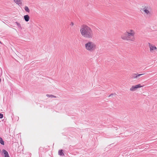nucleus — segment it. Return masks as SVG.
<instances>
[{"instance_id": "obj_1", "label": "nucleus", "mask_w": 157, "mask_h": 157, "mask_svg": "<svg viewBox=\"0 0 157 157\" xmlns=\"http://www.w3.org/2000/svg\"><path fill=\"white\" fill-rule=\"evenodd\" d=\"M80 32L82 36L86 38L91 39L94 36L93 32L92 29L86 25L81 26Z\"/></svg>"}, {"instance_id": "obj_2", "label": "nucleus", "mask_w": 157, "mask_h": 157, "mask_svg": "<svg viewBox=\"0 0 157 157\" xmlns=\"http://www.w3.org/2000/svg\"><path fill=\"white\" fill-rule=\"evenodd\" d=\"M135 34L134 30L132 29H128L121 36V37L124 40L134 41L135 39Z\"/></svg>"}, {"instance_id": "obj_3", "label": "nucleus", "mask_w": 157, "mask_h": 157, "mask_svg": "<svg viewBox=\"0 0 157 157\" xmlns=\"http://www.w3.org/2000/svg\"><path fill=\"white\" fill-rule=\"evenodd\" d=\"M86 50L90 52H93L95 51L97 48L96 44L95 43L91 41H89L85 44Z\"/></svg>"}, {"instance_id": "obj_4", "label": "nucleus", "mask_w": 157, "mask_h": 157, "mask_svg": "<svg viewBox=\"0 0 157 157\" xmlns=\"http://www.w3.org/2000/svg\"><path fill=\"white\" fill-rule=\"evenodd\" d=\"M141 13L147 17H150L151 15V9L148 6H143L140 9Z\"/></svg>"}, {"instance_id": "obj_5", "label": "nucleus", "mask_w": 157, "mask_h": 157, "mask_svg": "<svg viewBox=\"0 0 157 157\" xmlns=\"http://www.w3.org/2000/svg\"><path fill=\"white\" fill-rule=\"evenodd\" d=\"M149 46L150 52L152 53H154L157 51V48L156 46L152 44L149 43Z\"/></svg>"}, {"instance_id": "obj_6", "label": "nucleus", "mask_w": 157, "mask_h": 157, "mask_svg": "<svg viewBox=\"0 0 157 157\" xmlns=\"http://www.w3.org/2000/svg\"><path fill=\"white\" fill-rule=\"evenodd\" d=\"M143 75L144 74H138V73H134L132 74L131 77L132 78L139 79L140 77H141V76Z\"/></svg>"}, {"instance_id": "obj_7", "label": "nucleus", "mask_w": 157, "mask_h": 157, "mask_svg": "<svg viewBox=\"0 0 157 157\" xmlns=\"http://www.w3.org/2000/svg\"><path fill=\"white\" fill-rule=\"evenodd\" d=\"M143 86L140 84H138L135 86H132L130 89V91H136L137 88H140Z\"/></svg>"}, {"instance_id": "obj_8", "label": "nucleus", "mask_w": 157, "mask_h": 157, "mask_svg": "<svg viewBox=\"0 0 157 157\" xmlns=\"http://www.w3.org/2000/svg\"><path fill=\"white\" fill-rule=\"evenodd\" d=\"M22 0H13L14 2L19 6L22 5Z\"/></svg>"}, {"instance_id": "obj_9", "label": "nucleus", "mask_w": 157, "mask_h": 157, "mask_svg": "<svg viewBox=\"0 0 157 157\" xmlns=\"http://www.w3.org/2000/svg\"><path fill=\"white\" fill-rule=\"evenodd\" d=\"M2 152L5 155V157H10L8 152L6 150L3 149Z\"/></svg>"}, {"instance_id": "obj_10", "label": "nucleus", "mask_w": 157, "mask_h": 157, "mask_svg": "<svg viewBox=\"0 0 157 157\" xmlns=\"http://www.w3.org/2000/svg\"><path fill=\"white\" fill-rule=\"evenodd\" d=\"M24 17V19L25 21L28 22L29 21V17L28 15H25Z\"/></svg>"}, {"instance_id": "obj_11", "label": "nucleus", "mask_w": 157, "mask_h": 157, "mask_svg": "<svg viewBox=\"0 0 157 157\" xmlns=\"http://www.w3.org/2000/svg\"><path fill=\"white\" fill-rule=\"evenodd\" d=\"M58 154L60 156L64 155V154L63 152V150H59L58 151Z\"/></svg>"}, {"instance_id": "obj_12", "label": "nucleus", "mask_w": 157, "mask_h": 157, "mask_svg": "<svg viewBox=\"0 0 157 157\" xmlns=\"http://www.w3.org/2000/svg\"><path fill=\"white\" fill-rule=\"evenodd\" d=\"M46 96L47 97H49V98H56L57 97L54 95H52V94H46Z\"/></svg>"}, {"instance_id": "obj_13", "label": "nucleus", "mask_w": 157, "mask_h": 157, "mask_svg": "<svg viewBox=\"0 0 157 157\" xmlns=\"http://www.w3.org/2000/svg\"><path fill=\"white\" fill-rule=\"evenodd\" d=\"M24 9L26 12H28V13H29V12L30 10L28 6H25Z\"/></svg>"}, {"instance_id": "obj_14", "label": "nucleus", "mask_w": 157, "mask_h": 157, "mask_svg": "<svg viewBox=\"0 0 157 157\" xmlns=\"http://www.w3.org/2000/svg\"><path fill=\"white\" fill-rule=\"evenodd\" d=\"M0 143L2 145H4V141H3V140L2 138L0 137Z\"/></svg>"}, {"instance_id": "obj_15", "label": "nucleus", "mask_w": 157, "mask_h": 157, "mask_svg": "<svg viewBox=\"0 0 157 157\" xmlns=\"http://www.w3.org/2000/svg\"><path fill=\"white\" fill-rule=\"evenodd\" d=\"M15 23L16 24V25H17V26H18V27L19 28H21V25H20V24L18 22H15Z\"/></svg>"}, {"instance_id": "obj_16", "label": "nucleus", "mask_w": 157, "mask_h": 157, "mask_svg": "<svg viewBox=\"0 0 157 157\" xmlns=\"http://www.w3.org/2000/svg\"><path fill=\"white\" fill-rule=\"evenodd\" d=\"M116 95V94H110L109 96V97H113V96H115Z\"/></svg>"}, {"instance_id": "obj_17", "label": "nucleus", "mask_w": 157, "mask_h": 157, "mask_svg": "<svg viewBox=\"0 0 157 157\" xmlns=\"http://www.w3.org/2000/svg\"><path fill=\"white\" fill-rule=\"evenodd\" d=\"M70 25L72 27L74 25V23L72 22H71L70 23Z\"/></svg>"}, {"instance_id": "obj_18", "label": "nucleus", "mask_w": 157, "mask_h": 157, "mask_svg": "<svg viewBox=\"0 0 157 157\" xmlns=\"http://www.w3.org/2000/svg\"><path fill=\"white\" fill-rule=\"evenodd\" d=\"M3 117V115L2 114L0 113V118H2Z\"/></svg>"}, {"instance_id": "obj_19", "label": "nucleus", "mask_w": 157, "mask_h": 157, "mask_svg": "<svg viewBox=\"0 0 157 157\" xmlns=\"http://www.w3.org/2000/svg\"><path fill=\"white\" fill-rule=\"evenodd\" d=\"M0 43L2 44V42H1L0 41Z\"/></svg>"}]
</instances>
